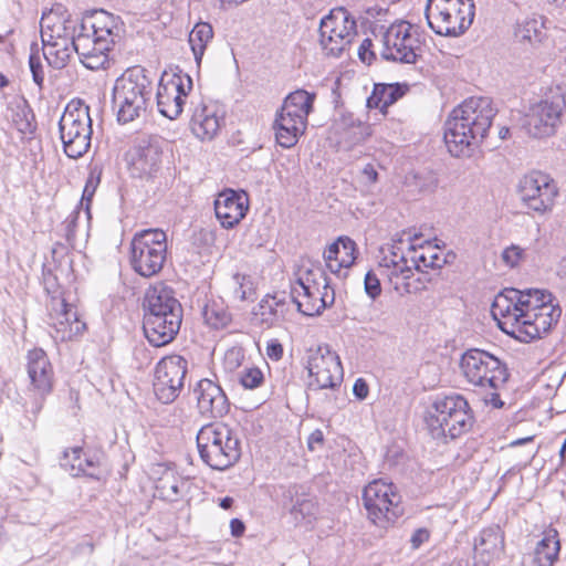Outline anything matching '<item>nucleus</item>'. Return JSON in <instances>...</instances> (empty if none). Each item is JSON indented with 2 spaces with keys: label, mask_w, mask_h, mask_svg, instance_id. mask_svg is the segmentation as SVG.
I'll use <instances>...</instances> for the list:
<instances>
[{
  "label": "nucleus",
  "mask_w": 566,
  "mask_h": 566,
  "mask_svg": "<svg viewBox=\"0 0 566 566\" xmlns=\"http://www.w3.org/2000/svg\"><path fill=\"white\" fill-rule=\"evenodd\" d=\"M50 30L41 31L43 55L49 65L56 70L66 66L73 52L88 70L104 69L108 64V52L120 39V18L107 11H95L82 19L78 31L75 23L65 20Z\"/></svg>",
  "instance_id": "nucleus-1"
},
{
  "label": "nucleus",
  "mask_w": 566,
  "mask_h": 566,
  "mask_svg": "<svg viewBox=\"0 0 566 566\" xmlns=\"http://www.w3.org/2000/svg\"><path fill=\"white\" fill-rule=\"evenodd\" d=\"M495 115L489 97H470L453 108L444 124V142L450 154L470 156L486 137Z\"/></svg>",
  "instance_id": "nucleus-2"
},
{
  "label": "nucleus",
  "mask_w": 566,
  "mask_h": 566,
  "mask_svg": "<svg viewBox=\"0 0 566 566\" xmlns=\"http://www.w3.org/2000/svg\"><path fill=\"white\" fill-rule=\"evenodd\" d=\"M143 306V328L148 342L155 347L172 342L182 322V307L172 289L164 283L149 286Z\"/></svg>",
  "instance_id": "nucleus-3"
},
{
  "label": "nucleus",
  "mask_w": 566,
  "mask_h": 566,
  "mask_svg": "<svg viewBox=\"0 0 566 566\" xmlns=\"http://www.w3.org/2000/svg\"><path fill=\"white\" fill-rule=\"evenodd\" d=\"M426 424L433 439H455L473 424L468 401L460 395L437 397L427 411Z\"/></svg>",
  "instance_id": "nucleus-4"
},
{
  "label": "nucleus",
  "mask_w": 566,
  "mask_h": 566,
  "mask_svg": "<svg viewBox=\"0 0 566 566\" xmlns=\"http://www.w3.org/2000/svg\"><path fill=\"white\" fill-rule=\"evenodd\" d=\"M197 447L201 460L213 470H227L241 457L237 433L222 422L203 426L197 434Z\"/></svg>",
  "instance_id": "nucleus-5"
},
{
  "label": "nucleus",
  "mask_w": 566,
  "mask_h": 566,
  "mask_svg": "<svg viewBox=\"0 0 566 566\" xmlns=\"http://www.w3.org/2000/svg\"><path fill=\"white\" fill-rule=\"evenodd\" d=\"M151 92V82L143 67L126 70L116 80L113 88V103L117 107L118 122H133L146 112Z\"/></svg>",
  "instance_id": "nucleus-6"
},
{
  "label": "nucleus",
  "mask_w": 566,
  "mask_h": 566,
  "mask_svg": "<svg viewBox=\"0 0 566 566\" xmlns=\"http://www.w3.org/2000/svg\"><path fill=\"white\" fill-rule=\"evenodd\" d=\"M523 343L546 334L560 317V308L553 304V295L541 290L521 291Z\"/></svg>",
  "instance_id": "nucleus-7"
},
{
  "label": "nucleus",
  "mask_w": 566,
  "mask_h": 566,
  "mask_svg": "<svg viewBox=\"0 0 566 566\" xmlns=\"http://www.w3.org/2000/svg\"><path fill=\"white\" fill-rule=\"evenodd\" d=\"M428 25L439 35L459 36L472 24L473 0H428L424 10Z\"/></svg>",
  "instance_id": "nucleus-8"
},
{
  "label": "nucleus",
  "mask_w": 566,
  "mask_h": 566,
  "mask_svg": "<svg viewBox=\"0 0 566 566\" xmlns=\"http://www.w3.org/2000/svg\"><path fill=\"white\" fill-rule=\"evenodd\" d=\"M315 95L297 90L286 96L275 118V137L284 148L293 147L307 126Z\"/></svg>",
  "instance_id": "nucleus-9"
},
{
  "label": "nucleus",
  "mask_w": 566,
  "mask_h": 566,
  "mask_svg": "<svg viewBox=\"0 0 566 566\" xmlns=\"http://www.w3.org/2000/svg\"><path fill=\"white\" fill-rule=\"evenodd\" d=\"M59 129L65 155L73 159L84 156L93 133L88 106L80 99L71 101L60 118Z\"/></svg>",
  "instance_id": "nucleus-10"
},
{
  "label": "nucleus",
  "mask_w": 566,
  "mask_h": 566,
  "mask_svg": "<svg viewBox=\"0 0 566 566\" xmlns=\"http://www.w3.org/2000/svg\"><path fill=\"white\" fill-rule=\"evenodd\" d=\"M167 259V235L161 229H145L130 242V265L144 277L158 274Z\"/></svg>",
  "instance_id": "nucleus-11"
},
{
  "label": "nucleus",
  "mask_w": 566,
  "mask_h": 566,
  "mask_svg": "<svg viewBox=\"0 0 566 566\" xmlns=\"http://www.w3.org/2000/svg\"><path fill=\"white\" fill-rule=\"evenodd\" d=\"M460 369L468 382L482 388L499 389L509 378L505 364L480 348H470L462 354Z\"/></svg>",
  "instance_id": "nucleus-12"
},
{
  "label": "nucleus",
  "mask_w": 566,
  "mask_h": 566,
  "mask_svg": "<svg viewBox=\"0 0 566 566\" xmlns=\"http://www.w3.org/2000/svg\"><path fill=\"white\" fill-rule=\"evenodd\" d=\"M363 503L368 518L381 527L395 522L403 513L401 496L392 483L384 480H374L365 486Z\"/></svg>",
  "instance_id": "nucleus-13"
},
{
  "label": "nucleus",
  "mask_w": 566,
  "mask_h": 566,
  "mask_svg": "<svg viewBox=\"0 0 566 566\" xmlns=\"http://www.w3.org/2000/svg\"><path fill=\"white\" fill-rule=\"evenodd\" d=\"M516 193L524 208L544 216L552 212L558 196V187L549 175L533 170L520 178Z\"/></svg>",
  "instance_id": "nucleus-14"
},
{
  "label": "nucleus",
  "mask_w": 566,
  "mask_h": 566,
  "mask_svg": "<svg viewBox=\"0 0 566 566\" xmlns=\"http://www.w3.org/2000/svg\"><path fill=\"white\" fill-rule=\"evenodd\" d=\"M565 107L566 96L559 92L552 93L530 107L523 118V128L532 137L552 136L562 123Z\"/></svg>",
  "instance_id": "nucleus-15"
},
{
  "label": "nucleus",
  "mask_w": 566,
  "mask_h": 566,
  "mask_svg": "<svg viewBox=\"0 0 566 566\" xmlns=\"http://www.w3.org/2000/svg\"><path fill=\"white\" fill-rule=\"evenodd\" d=\"M318 31L324 53L338 57L354 40L356 22L344 8H336L321 20Z\"/></svg>",
  "instance_id": "nucleus-16"
},
{
  "label": "nucleus",
  "mask_w": 566,
  "mask_h": 566,
  "mask_svg": "<svg viewBox=\"0 0 566 566\" xmlns=\"http://www.w3.org/2000/svg\"><path fill=\"white\" fill-rule=\"evenodd\" d=\"M381 56L388 61L416 63L421 52V43L410 23L401 21L391 24L382 38Z\"/></svg>",
  "instance_id": "nucleus-17"
},
{
  "label": "nucleus",
  "mask_w": 566,
  "mask_h": 566,
  "mask_svg": "<svg viewBox=\"0 0 566 566\" xmlns=\"http://www.w3.org/2000/svg\"><path fill=\"white\" fill-rule=\"evenodd\" d=\"M188 363L180 355L161 358L155 369L154 392L163 403H170L180 395L187 375Z\"/></svg>",
  "instance_id": "nucleus-18"
},
{
  "label": "nucleus",
  "mask_w": 566,
  "mask_h": 566,
  "mask_svg": "<svg viewBox=\"0 0 566 566\" xmlns=\"http://www.w3.org/2000/svg\"><path fill=\"white\" fill-rule=\"evenodd\" d=\"M312 390L334 389L343 380V368L338 355L328 346L310 349L306 366Z\"/></svg>",
  "instance_id": "nucleus-19"
},
{
  "label": "nucleus",
  "mask_w": 566,
  "mask_h": 566,
  "mask_svg": "<svg viewBox=\"0 0 566 566\" xmlns=\"http://www.w3.org/2000/svg\"><path fill=\"white\" fill-rule=\"evenodd\" d=\"M192 90V78L189 74L178 71L165 73L157 91V106L161 115L176 119L184 109L185 101Z\"/></svg>",
  "instance_id": "nucleus-20"
},
{
  "label": "nucleus",
  "mask_w": 566,
  "mask_h": 566,
  "mask_svg": "<svg viewBox=\"0 0 566 566\" xmlns=\"http://www.w3.org/2000/svg\"><path fill=\"white\" fill-rule=\"evenodd\" d=\"M27 373L30 379V390L35 395L31 412L36 416L43 407V401L51 394L54 382L53 366L41 348H34L27 355Z\"/></svg>",
  "instance_id": "nucleus-21"
},
{
  "label": "nucleus",
  "mask_w": 566,
  "mask_h": 566,
  "mask_svg": "<svg viewBox=\"0 0 566 566\" xmlns=\"http://www.w3.org/2000/svg\"><path fill=\"white\" fill-rule=\"evenodd\" d=\"M377 272L400 295L420 290L412 281L413 265L410 263V259H407L403 253H399L394 245L379 261Z\"/></svg>",
  "instance_id": "nucleus-22"
},
{
  "label": "nucleus",
  "mask_w": 566,
  "mask_h": 566,
  "mask_svg": "<svg viewBox=\"0 0 566 566\" xmlns=\"http://www.w3.org/2000/svg\"><path fill=\"white\" fill-rule=\"evenodd\" d=\"M48 311L49 325L53 328L52 337L55 340H71L81 335L86 328L76 308L66 303L65 298L60 294L51 296Z\"/></svg>",
  "instance_id": "nucleus-23"
},
{
  "label": "nucleus",
  "mask_w": 566,
  "mask_h": 566,
  "mask_svg": "<svg viewBox=\"0 0 566 566\" xmlns=\"http://www.w3.org/2000/svg\"><path fill=\"white\" fill-rule=\"evenodd\" d=\"M521 291L511 289L497 294L492 304V315L497 326L507 335L522 342Z\"/></svg>",
  "instance_id": "nucleus-24"
},
{
  "label": "nucleus",
  "mask_w": 566,
  "mask_h": 566,
  "mask_svg": "<svg viewBox=\"0 0 566 566\" xmlns=\"http://www.w3.org/2000/svg\"><path fill=\"white\" fill-rule=\"evenodd\" d=\"M248 209L249 199L244 191L229 189L219 193L214 200L216 217L226 229L237 226L245 217Z\"/></svg>",
  "instance_id": "nucleus-25"
},
{
  "label": "nucleus",
  "mask_w": 566,
  "mask_h": 566,
  "mask_svg": "<svg viewBox=\"0 0 566 566\" xmlns=\"http://www.w3.org/2000/svg\"><path fill=\"white\" fill-rule=\"evenodd\" d=\"M197 407L206 418H221L228 413L230 403L222 388L210 379H201L195 388Z\"/></svg>",
  "instance_id": "nucleus-26"
},
{
  "label": "nucleus",
  "mask_w": 566,
  "mask_h": 566,
  "mask_svg": "<svg viewBox=\"0 0 566 566\" xmlns=\"http://www.w3.org/2000/svg\"><path fill=\"white\" fill-rule=\"evenodd\" d=\"M296 280L292 285L291 295L298 306L302 300L311 298L317 294L321 285L326 280V274L319 264L310 261L303 262L295 273Z\"/></svg>",
  "instance_id": "nucleus-27"
},
{
  "label": "nucleus",
  "mask_w": 566,
  "mask_h": 566,
  "mask_svg": "<svg viewBox=\"0 0 566 566\" xmlns=\"http://www.w3.org/2000/svg\"><path fill=\"white\" fill-rule=\"evenodd\" d=\"M223 120V113L217 105L201 102L192 111L190 127L199 139L210 140L218 134Z\"/></svg>",
  "instance_id": "nucleus-28"
},
{
  "label": "nucleus",
  "mask_w": 566,
  "mask_h": 566,
  "mask_svg": "<svg viewBox=\"0 0 566 566\" xmlns=\"http://www.w3.org/2000/svg\"><path fill=\"white\" fill-rule=\"evenodd\" d=\"M356 253L355 241L348 237H339L325 250V264L332 273H339L342 269H348L355 263Z\"/></svg>",
  "instance_id": "nucleus-29"
},
{
  "label": "nucleus",
  "mask_w": 566,
  "mask_h": 566,
  "mask_svg": "<svg viewBox=\"0 0 566 566\" xmlns=\"http://www.w3.org/2000/svg\"><path fill=\"white\" fill-rule=\"evenodd\" d=\"M161 155L160 148L153 144L135 147L128 159L132 175L140 178L151 176L160 167Z\"/></svg>",
  "instance_id": "nucleus-30"
},
{
  "label": "nucleus",
  "mask_w": 566,
  "mask_h": 566,
  "mask_svg": "<svg viewBox=\"0 0 566 566\" xmlns=\"http://www.w3.org/2000/svg\"><path fill=\"white\" fill-rule=\"evenodd\" d=\"M189 490V481L172 469H165L157 481L156 492L165 501L176 502Z\"/></svg>",
  "instance_id": "nucleus-31"
},
{
  "label": "nucleus",
  "mask_w": 566,
  "mask_h": 566,
  "mask_svg": "<svg viewBox=\"0 0 566 566\" xmlns=\"http://www.w3.org/2000/svg\"><path fill=\"white\" fill-rule=\"evenodd\" d=\"M61 465L74 476L80 474L91 478L97 476V461L86 457L80 447L64 451Z\"/></svg>",
  "instance_id": "nucleus-32"
},
{
  "label": "nucleus",
  "mask_w": 566,
  "mask_h": 566,
  "mask_svg": "<svg viewBox=\"0 0 566 566\" xmlns=\"http://www.w3.org/2000/svg\"><path fill=\"white\" fill-rule=\"evenodd\" d=\"M408 91V85L403 84H375L371 95L367 98V107L379 108L385 112L387 107L396 103Z\"/></svg>",
  "instance_id": "nucleus-33"
},
{
  "label": "nucleus",
  "mask_w": 566,
  "mask_h": 566,
  "mask_svg": "<svg viewBox=\"0 0 566 566\" xmlns=\"http://www.w3.org/2000/svg\"><path fill=\"white\" fill-rule=\"evenodd\" d=\"M560 544L558 533L556 530L551 528L544 532L543 538L536 544L535 547V563L538 566H552L559 554Z\"/></svg>",
  "instance_id": "nucleus-34"
},
{
  "label": "nucleus",
  "mask_w": 566,
  "mask_h": 566,
  "mask_svg": "<svg viewBox=\"0 0 566 566\" xmlns=\"http://www.w3.org/2000/svg\"><path fill=\"white\" fill-rule=\"evenodd\" d=\"M334 301L335 293L326 277L317 294H313L311 298L302 300V303L298 304V311L307 316L317 315L327 306L333 305Z\"/></svg>",
  "instance_id": "nucleus-35"
},
{
  "label": "nucleus",
  "mask_w": 566,
  "mask_h": 566,
  "mask_svg": "<svg viewBox=\"0 0 566 566\" xmlns=\"http://www.w3.org/2000/svg\"><path fill=\"white\" fill-rule=\"evenodd\" d=\"M474 549L489 556L500 555L504 549V537L499 526L489 527L475 539Z\"/></svg>",
  "instance_id": "nucleus-36"
},
{
  "label": "nucleus",
  "mask_w": 566,
  "mask_h": 566,
  "mask_svg": "<svg viewBox=\"0 0 566 566\" xmlns=\"http://www.w3.org/2000/svg\"><path fill=\"white\" fill-rule=\"evenodd\" d=\"M212 38V27L207 22L197 23L190 31L188 42L198 65L201 63L206 48Z\"/></svg>",
  "instance_id": "nucleus-37"
},
{
  "label": "nucleus",
  "mask_w": 566,
  "mask_h": 566,
  "mask_svg": "<svg viewBox=\"0 0 566 566\" xmlns=\"http://www.w3.org/2000/svg\"><path fill=\"white\" fill-rule=\"evenodd\" d=\"M411 253L410 263L413 265V269L418 271H423L428 268L441 269L447 263L441 252L430 245L426 248L422 247L420 250L412 248Z\"/></svg>",
  "instance_id": "nucleus-38"
},
{
  "label": "nucleus",
  "mask_w": 566,
  "mask_h": 566,
  "mask_svg": "<svg viewBox=\"0 0 566 566\" xmlns=\"http://www.w3.org/2000/svg\"><path fill=\"white\" fill-rule=\"evenodd\" d=\"M515 36L520 41L531 44L539 43L545 36L543 19L541 17L526 18L517 24Z\"/></svg>",
  "instance_id": "nucleus-39"
},
{
  "label": "nucleus",
  "mask_w": 566,
  "mask_h": 566,
  "mask_svg": "<svg viewBox=\"0 0 566 566\" xmlns=\"http://www.w3.org/2000/svg\"><path fill=\"white\" fill-rule=\"evenodd\" d=\"M205 322L214 329H222L231 322V315L227 308L217 302L207 304L202 312Z\"/></svg>",
  "instance_id": "nucleus-40"
},
{
  "label": "nucleus",
  "mask_w": 566,
  "mask_h": 566,
  "mask_svg": "<svg viewBox=\"0 0 566 566\" xmlns=\"http://www.w3.org/2000/svg\"><path fill=\"white\" fill-rule=\"evenodd\" d=\"M280 302L275 297L262 300L255 315L260 317L262 324H265L268 327L273 326L282 316L277 311Z\"/></svg>",
  "instance_id": "nucleus-41"
},
{
  "label": "nucleus",
  "mask_w": 566,
  "mask_h": 566,
  "mask_svg": "<svg viewBox=\"0 0 566 566\" xmlns=\"http://www.w3.org/2000/svg\"><path fill=\"white\" fill-rule=\"evenodd\" d=\"M316 513V503L308 495H301L295 499L291 509V514L296 522L305 521Z\"/></svg>",
  "instance_id": "nucleus-42"
},
{
  "label": "nucleus",
  "mask_w": 566,
  "mask_h": 566,
  "mask_svg": "<svg viewBox=\"0 0 566 566\" xmlns=\"http://www.w3.org/2000/svg\"><path fill=\"white\" fill-rule=\"evenodd\" d=\"M29 67L32 73L33 82L40 90H42L44 83V71L36 43H32L30 48Z\"/></svg>",
  "instance_id": "nucleus-43"
},
{
  "label": "nucleus",
  "mask_w": 566,
  "mask_h": 566,
  "mask_svg": "<svg viewBox=\"0 0 566 566\" xmlns=\"http://www.w3.org/2000/svg\"><path fill=\"white\" fill-rule=\"evenodd\" d=\"M240 384L245 389L259 388L264 381V375L258 367H247L240 374Z\"/></svg>",
  "instance_id": "nucleus-44"
},
{
  "label": "nucleus",
  "mask_w": 566,
  "mask_h": 566,
  "mask_svg": "<svg viewBox=\"0 0 566 566\" xmlns=\"http://www.w3.org/2000/svg\"><path fill=\"white\" fill-rule=\"evenodd\" d=\"M244 360V350L242 347L233 346L229 348L223 357V366L228 371L237 370Z\"/></svg>",
  "instance_id": "nucleus-45"
},
{
  "label": "nucleus",
  "mask_w": 566,
  "mask_h": 566,
  "mask_svg": "<svg viewBox=\"0 0 566 566\" xmlns=\"http://www.w3.org/2000/svg\"><path fill=\"white\" fill-rule=\"evenodd\" d=\"M380 277L379 273L374 271H368L365 275V292L371 300H376L381 294Z\"/></svg>",
  "instance_id": "nucleus-46"
},
{
  "label": "nucleus",
  "mask_w": 566,
  "mask_h": 566,
  "mask_svg": "<svg viewBox=\"0 0 566 566\" xmlns=\"http://www.w3.org/2000/svg\"><path fill=\"white\" fill-rule=\"evenodd\" d=\"M524 255V249L518 245H511L502 252L503 262L510 268L518 265Z\"/></svg>",
  "instance_id": "nucleus-47"
},
{
  "label": "nucleus",
  "mask_w": 566,
  "mask_h": 566,
  "mask_svg": "<svg viewBox=\"0 0 566 566\" xmlns=\"http://www.w3.org/2000/svg\"><path fill=\"white\" fill-rule=\"evenodd\" d=\"M97 187V181H95L93 178H90L84 187L82 199H81V207H85L87 216L90 214V205L92 201V198L95 193Z\"/></svg>",
  "instance_id": "nucleus-48"
},
{
  "label": "nucleus",
  "mask_w": 566,
  "mask_h": 566,
  "mask_svg": "<svg viewBox=\"0 0 566 566\" xmlns=\"http://www.w3.org/2000/svg\"><path fill=\"white\" fill-rule=\"evenodd\" d=\"M373 42L370 39H365L358 48V56L361 62L370 64L375 59V53L371 51Z\"/></svg>",
  "instance_id": "nucleus-49"
},
{
  "label": "nucleus",
  "mask_w": 566,
  "mask_h": 566,
  "mask_svg": "<svg viewBox=\"0 0 566 566\" xmlns=\"http://www.w3.org/2000/svg\"><path fill=\"white\" fill-rule=\"evenodd\" d=\"M266 356L272 360H280L283 356V346L277 339H271L266 344Z\"/></svg>",
  "instance_id": "nucleus-50"
},
{
  "label": "nucleus",
  "mask_w": 566,
  "mask_h": 566,
  "mask_svg": "<svg viewBox=\"0 0 566 566\" xmlns=\"http://www.w3.org/2000/svg\"><path fill=\"white\" fill-rule=\"evenodd\" d=\"M361 178L364 182L374 185L378 181V171L376 169V165L367 164L361 169Z\"/></svg>",
  "instance_id": "nucleus-51"
},
{
  "label": "nucleus",
  "mask_w": 566,
  "mask_h": 566,
  "mask_svg": "<svg viewBox=\"0 0 566 566\" xmlns=\"http://www.w3.org/2000/svg\"><path fill=\"white\" fill-rule=\"evenodd\" d=\"M353 392L359 400L365 399L369 392L367 382L363 378L356 379L353 386Z\"/></svg>",
  "instance_id": "nucleus-52"
},
{
  "label": "nucleus",
  "mask_w": 566,
  "mask_h": 566,
  "mask_svg": "<svg viewBox=\"0 0 566 566\" xmlns=\"http://www.w3.org/2000/svg\"><path fill=\"white\" fill-rule=\"evenodd\" d=\"M324 442V434L319 429L314 430L307 439V446L311 451H314L317 449V447H321Z\"/></svg>",
  "instance_id": "nucleus-53"
},
{
  "label": "nucleus",
  "mask_w": 566,
  "mask_h": 566,
  "mask_svg": "<svg viewBox=\"0 0 566 566\" xmlns=\"http://www.w3.org/2000/svg\"><path fill=\"white\" fill-rule=\"evenodd\" d=\"M429 539V532L424 528H418L411 536V544L413 548H418L422 543Z\"/></svg>",
  "instance_id": "nucleus-54"
},
{
  "label": "nucleus",
  "mask_w": 566,
  "mask_h": 566,
  "mask_svg": "<svg viewBox=\"0 0 566 566\" xmlns=\"http://www.w3.org/2000/svg\"><path fill=\"white\" fill-rule=\"evenodd\" d=\"M231 534L235 537L241 536L244 533V523L239 518H232L230 522Z\"/></svg>",
  "instance_id": "nucleus-55"
},
{
  "label": "nucleus",
  "mask_w": 566,
  "mask_h": 566,
  "mask_svg": "<svg viewBox=\"0 0 566 566\" xmlns=\"http://www.w3.org/2000/svg\"><path fill=\"white\" fill-rule=\"evenodd\" d=\"M557 274L560 277H566V255L562 258L557 266Z\"/></svg>",
  "instance_id": "nucleus-56"
},
{
  "label": "nucleus",
  "mask_w": 566,
  "mask_h": 566,
  "mask_svg": "<svg viewBox=\"0 0 566 566\" xmlns=\"http://www.w3.org/2000/svg\"><path fill=\"white\" fill-rule=\"evenodd\" d=\"M233 504V499L230 497V496H226L223 497L221 501H220V506L224 510H228L232 506Z\"/></svg>",
  "instance_id": "nucleus-57"
},
{
  "label": "nucleus",
  "mask_w": 566,
  "mask_h": 566,
  "mask_svg": "<svg viewBox=\"0 0 566 566\" xmlns=\"http://www.w3.org/2000/svg\"><path fill=\"white\" fill-rule=\"evenodd\" d=\"M490 402L496 407V408H500L503 406V401L500 399V396L497 394H492L491 395V399H490Z\"/></svg>",
  "instance_id": "nucleus-58"
},
{
  "label": "nucleus",
  "mask_w": 566,
  "mask_h": 566,
  "mask_svg": "<svg viewBox=\"0 0 566 566\" xmlns=\"http://www.w3.org/2000/svg\"><path fill=\"white\" fill-rule=\"evenodd\" d=\"M532 441H533L532 437H526V438H523V439H517V440L512 441L510 443V447H516V446H521V444L528 443V442H532Z\"/></svg>",
  "instance_id": "nucleus-59"
},
{
  "label": "nucleus",
  "mask_w": 566,
  "mask_h": 566,
  "mask_svg": "<svg viewBox=\"0 0 566 566\" xmlns=\"http://www.w3.org/2000/svg\"><path fill=\"white\" fill-rule=\"evenodd\" d=\"M509 133H510V129L507 127H502L499 130V136H500L501 139H505V138H507Z\"/></svg>",
  "instance_id": "nucleus-60"
},
{
  "label": "nucleus",
  "mask_w": 566,
  "mask_h": 566,
  "mask_svg": "<svg viewBox=\"0 0 566 566\" xmlns=\"http://www.w3.org/2000/svg\"><path fill=\"white\" fill-rule=\"evenodd\" d=\"M8 78L0 72V88L8 86Z\"/></svg>",
  "instance_id": "nucleus-61"
},
{
  "label": "nucleus",
  "mask_w": 566,
  "mask_h": 566,
  "mask_svg": "<svg viewBox=\"0 0 566 566\" xmlns=\"http://www.w3.org/2000/svg\"><path fill=\"white\" fill-rule=\"evenodd\" d=\"M548 1L557 7L566 8V0H548Z\"/></svg>",
  "instance_id": "nucleus-62"
},
{
  "label": "nucleus",
  "mask_w": 566,
  "mask_h": 566,
  "mask_svg": "<svg viewBox=\"0 0 566 566\" xmlns=\"http://www.w3.org/2000/svg\"><path fill=\"white\" fill-rule=\"evenodd\" d=\"M565 452H566V439L564 440V443H563V446H562V448L559 450V455H560L562 459H564Z\"/></svg>",
  "instance_id": "nucleus-63"
},
{
  "label": "nucleus",
  "mask_w": 566,
  "mask_h": 566,
  "mask_svg": "<svg viewBox=\"0 0 566 566\" xmlns=\"http://www.w3.org/2000/svg\"><path fill=\"white\" fill-rule=\"evenodd\" d=\"M534 455H535V451H532L531 452V459L534 458Z\"/></svg>",
  "instance_id": "nucleus-64"
}]
</instances>
